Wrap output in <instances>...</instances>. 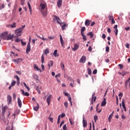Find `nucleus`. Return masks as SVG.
<instances>
[{"instance_id": "obj_24", "label": "nucleus", "mask_w": 130, "mask_h": 130, "mask_svg": "<svg viewBox=\"0 0 130 130\" xmlns=\"http://www.w3.org/2000/svg\"><path fill=\"white\" fill-rule=\"evenodd\" d=\"M8 26L9 27H11V28H16V23H13V24H9L8 25Z\"/></svg>"}, {"instance_id": "obj_28", "label": "nucleus", "mask_w": 130, "mask_h": 130, "mask_svg": "<svg viewBox=\"0 0 130 130\" xmlns=\"http://www.w3.org/2000/svg\"><path fill=\"white\" fill-rule=\"evenodd\" d=\"M68 25L67 23H64V24L63 25L61 26V29L62 30H65L66 29V27H68Z\"/></svg>"}, {"instance_id": "obj_38", "label": "nucleus", "mask_w": 130, "mask_h": 130, "mask_svg": "<svg viewBox=\"0 0 130 130\" xmlns=\"http://www.w3.org/2000/svg\"><path fill=\"white\" fill-rule=\"evenodd\" d=\"M34 78L35 79H36V80L39 81V77L37 75H36V74L34 75Z\"/></svg>"}, {"instance_id": "obj_12", "label": "nucleus", "mask_w": 130, "mask_h": 130, "mask_svg": "<svg viewBox=\"0 0 130 130\" xmlns=\"http://www.w3.org/2000/svg\"><path fill=\"white\" fill-rule=\"evenodd\" d=\"M59 36H60V42L61 45L62 47H64V42L63 40L62 36L61 35H60Z\"/></svg>"}, {"instance_id": "obj_58", "label": "nucleus", "mask_w": 130, "mask_h": 130, "mask_svg": "<svg viewBox=\"0 0 130 130\" xmlns=\"http://www.w3.org/2000/svg\"><path fill=\"white\" fill-rule=\"evenodd\" d=\"M97 72H98L97 70H96V69H95V70L93 71V75L96 74H97Z\"/></svg>"}, {"instance_id": "obj_34", "label": "nucleus", "mask_w": 130, "mask_h": 130, "mask_svg": "<svg viewBox=\"0 0 130 130\" xmlns=\"http://www.w3.org/2000/svg\"><path fill=\"white\" fill-rule=\"evenodd\" d=\"M86 30V28L85 27H82L81 28V35H83L84 34V32Z\"/></svg>"}, {"instance_id": "obj_49", "label": "nucleus", "mask_w": 130, "mask_h": 130, "mask_svg": "<svg viewBox=\"0 0 130 130\" xmlns=\"http://www.w3.org/2000/svg\"><path fill=\"white\" fill-rule=\"evenodd\" d=\"M69 121H70V123L72 125H73L74 124V122H73V120L71 119V118H69Z\"/></svg>"}, {"instance_id": "obj_45", "label": "nucleus", "mask_w": 130, "mask_h": 130, "mask_svg": "<svg viewBox=\"0 0 130 130\" xmlns=\"http://www.w3.org/2000/svg\"><path fill=\"white\" fill-rule=\"evenodd\" d=\"M109 19L110 20V21H112V20H113V19H114V17L113 16H110L109 15L108 16Z\"/></svg>"}, {"instance_id": "obj_4", "label": "nucleus", "mask_w": 130, "mask_h": 130, "mask_svg": "<svg viewBox=\"0 0 130 130\" xmlns=\"http://www.w3.org/2000/svg\"><path fill=\"white\" fill-rule=\"evenodd\" d=\"M22 31L21 30V29H20L19 28L16 29L15 31V34L16 35V38H18L21 36Z\"/></svg>"}, {"instance_id": "obj_62", "label": "nucleus", "mask_w": 130, "mask_h": 130, "mask_svg": "<svg viewBox=\"0 0 130 130\" xmlns=\"http://www.w3.org/2000/svg\"><path fill=\"white\" fill-rule=\"evenodd\" d=\"M21 6H23V5H24V0H21Z\"/></svg>"}, {"instance_id": "obj_61", "label": "nucleus", "mask_w": 130, "mask_h": 130, "mask_svg": "<svg viewBox=\"0 0 130 130\" xmlns=\"http://www.w3.org/2000/svg\"><path fill=\"white\" fill-rule=\"evenodd\" d=\"M111 23H112V24H115V21L114 20V18L111 20Z\"/></svg>"}, {"instance_id": "obj_41", "label": "nucleus", "mask_w": 130, "mask_h": 130, "mask_svg": "<svg viewBox=\"0 0 130 130\" xmlns=\"http://www.w3.org/2000/svg\"><path fill=\"white\" fill-rule=\"evenodd\" d=\"M23 84L24 85V86L26 87V89H27L28 91H29V87L26 84V83L25 82L23 83Z\"/></svg>"}, {"instance_id": "obj_39", "label": "nucleus", "mask_w": 130, "mask_h": 130, "mask_svg": "<svg viewBox=\"0 0 130 130\" xmlns=\"http://www.w3.org/2000/svg\"><path fill=\"white\" fill-rule=\"evenodd\" d=\"M16 81L13 80V81H12V82L11 83V86H12V87L14 86L16 84Z\"/></svg>"}, {"instance_id": "obj_26", "label": "nucleus", "mask_w": 130, "mask_h": 130, "mask_svg": "<svg viewBox=\"0 0 130 130\" xmlns=\"http://www.w3.org/2000/svg\"><path fill=\"white\" fill-rule=\"evenodd\" d=\"M30 15H32V9L29 2L27 3Z\"/></svg>"}, {"instance_id": "obj_31", "label": "nucleus", "mask_w": 130, "mask_h": 130, "mask_svg": "<svg viewBox=\"0 0 130 130\" xmlns=\"http://www.w3.org/2000/svg\"><path fill=\"white\" fill-rule=\"evenodd\" d=\"M37 37L38 38H40V39H41V40H42L43 41H48V39H46V38H44V37H41L40 36H38L37 35Z\"/></svg>"}, {"instance_id": "obj_21", "label": "nucleus", "mask_w": 130, "mask_h": 130, "mask_svg": "<svg viewBox=\"0 0 130 130\" xmlns=\"http://www.w3.org/2000/svg\"><path fill=\"white\" fill-rule=\"evenodd\" d=\"M114 114V111L109 115L108 117V121L109 122H111V120L112 119Z\"/></svg>"}, {"instance_id": "obj_60", "label": "nucleus", "mask_w": 130, "mask_h": 130, "mask_svg": "<svg viewBox=\"0 0 130 130\" xmlns=\"http://www.w3.org/2000/svg\"><path fill=\"white\" fill-rule=\"evenodd\" d=\"M64 106L66 107V108H67L68 107V102H66L64 103Z\"/></svg>"}, {"instance_id": "obj_50", "label": "nucleus", "mask_w": 130, "mask_h": 130, "mask_svg": "<svg viewBox=\"0 0 130 130\" xmlns=\"http://www.w3.org/2000/svg\"><path fill=\"white\" fill-rule=\"evenodd\" d=\"M60 115H59L58 117V119H57V124H58L60 123Z\"/></svg>"}, {"instance_id": "obj_25", "label": "nucleus", "mask_w": 130, "mask_h": 130, "mask_svg": "<svg viewBox=\"0 0 130 130\" xmlns=\"http://www.w3.org/2000/svg\"><path fill=\"white\" fill-rule=\"evenodd\" d=\"M90 24V21L88 19L86 20L85 25V26H89Z\"/></svg>"}, {"instance_id": "obj_18", "label": "nucleus", "mask_w": 130, "mask_h": 130, "mask_svg": "<svg viewBox=\"0 0 130 130\" xmlns=\"http://www.w3.org/2000/svg\"><path fill=\"white\" fill-rule=\"evenodd\" d=\"M19 110H15V112H14V113L12 114V116H15L16 115H17L19 114Z\"/></svg>"}, {"instance_id": "obj_42", "label": "nucleus", "mask_w": 130, "mask_h": 130, "mask_svg": "<svg viewBox=\"0 0 130 130\" xmlns=\"http://www.w3.org/2000/svg\"><path fill=\"white\" fill-rule=\"evenodd\" d=\"M68 80H70V81L73 82V83H74V80L72 78H71L70 77H68Z\"/></svg>"}, {"instance_id": "obj_19", "label": "nucleus", "mask_w": 130, "mask_h": 130, "mask_svg": "<svg viewBox=\"0 0 130 130\" xmlns=\"http://www.w3.org/2000/svg\"><path fill=\"white\" fill-rule=\"evenodd\" d=\"M17 102H18V105L19 107L20 108H21V106H22V102H21V100L19 98H18V101H17Z\"/></svg>"}, {"instance_id": "obj_48", "label": "nucleus", "mask_w": 130, "mask_h": 130, "mask_svg": "<svg viewBox=\"0 0 130 130\" xmlns=\"http://www.w3.org/2000/svg\"><path fill=\"white\" fill-rule=\"evenodd\" d=\"M106 52L108 53L110 51V47L109 46L106 47Z\"/></svg>"}, {"instance_id": "obj_44", "label": "nucleus", "mask_w": 130, "mask_h": 130, "mask_svg": "<svg viewBox=\"0 0 130 130\" xmlns=\"http://www.w3.org/2000/svg\"><path fill=\"white\" fill-rule=\"evenodd\" d=\"M88 75H91V70L89 68H88L87 69Z\"/></svg>"}, {"instance_id": "obj_57", "label": "nucleus", "mask_w": 130, "mask_h": 130, "mask_svg": "<svg viewBox=\"0 0 130 130\" xmlns=\"http://www.w3.org/2000/svg\"><path fill=\"white\" fill-rule=\"evenodd\" d=\"M6 130H13V127H12L11 129H10V126H7L6 128Z\"/></svg>"}, {"instance_id": "obj_20", "label": "nucleus", "mask_w": 130, "mask_h": 130, "mask_svg": "<svg viewBox=\"0 0 130 130\" xmlns=\"http://www.w3.org/2000/svg\"><path fill=\"white\" fill-rule=\"evenodd\" d=\"M13 61L15 62H16L17 63H18L21 61H22V59L21 58L15 59H13Z\"/></svg>"}, {"instance_id": "obj_33", "label": "nucleus", "mask_w": 130, "mask_h": 130, "mask_svg": "<svg viewBox=\"0 0 130 130\" xmlns=\"http://www.w3.org/2000/svg\"><path fill=\"white\" fill-rule=\"evenodd\" d=\"M53 65V61L52 60H50L49 62L48 67L49 69H50V66L52 67Z\"/></svg>"}, {"instance_id": "obj_23", "label": "nucleus", "mask_w": 130, "mask_h": 130, "mask_svg": "<svg viewBox=\"0 0 130 130\" xmlns=\"http://www.w3.org/2000/svg\"><path fill=\"white\" fill-rule=\"evenodd\" d=\"M122 105L123 108L124 109V111L126 112V108L125 105V102H124V100H123V101H122Z\"/></svg>"}, {"instance_id": "obj_32", "label": "nucleus", "mask_w": 130, "mask_h": 130, "mask_svg": "<svg viewBox=\"0 0 130 130\" xmlns=\"http://www.w3.org/2000/svg\"><path fill=\"white\" fill-rule=\"evenodd\" d=\"M39 109V104H37V106L34 107V109L35 111H38Z\"/></svg>"}, {"instance_id": "obj_8", "label": "nucleus", "mask_w": 130, "mask_h": 130, "mask_svg": "<svg viewBox=\"0 0 130 130\" xmlns=\"http://www.w3.org/2000/svg\"><path fill=\"white\" fill-rule=\"evenodd\" d=\"M30 50H31L30 45L29 42H28L27 45L26 49V54H28Z\"/></svg>"}, {"instance_id": "obj_10", "label": "nucleus", "mask_w": 130, "mask_h": 130, "mask_svg": "<svg viewBox=\"0 0 130 130\" xmlns=\"http://www.w3.org/2000/svg\"><path fill=\"white\" fill-rule=\"evenodd\" d=\"M117 28H118V25H115L114 26V29H115V30L114 31L115 33V36H117L118 32V29H117Z\"/></svg>"}, {"instance_id": "obj_14", "label": "nucleus", "mask_w": 130, "mask_h": 130, "mask_svg": "<svg viewBox=\"0 0 130 130\" xmlns=\"http://www.w3.org/2000/svg\"><path fill=\"white\" fill-rule=\"evenodd\" d=\"M14 78H16L17 79V85L18 86L20 84V79L19 78V77L17 75L14 76Z\"/></svg>"}, {"instance_id": "obj_6", "label": "nucleus", "mask_w": 130, "mask_h": 130, "mask_svg": "<svg viewBox=\"0 0 130 130\" xmlns=\"http://www.w3.org/2000/svg\"><path fill=\"white\" fill-rule=\"evenodd\" d=\"M86 60V57L85 56L83 55L80 58L79 62L80 63H84Z\"/></svg>"}, {"instance_id": "obj_27", "label": "nucleus", "mask_w": 130, "mask_h": 130, "mask_svg": "<svg viewBox=\"0 0 130 130\" xmlns=\"http://www.w3.org/2000/svg\"><path fill=\"white\" fill-rule=\"evenodd\" d=\"M94 99V102H95L96 101V96H94V93L92 94V100H91V104H93V100Z\"/></svg>"}, {"instance_id": "obj_51", "label": "nucleus", "mask_w": 130, "mask_h": 130, "mask_svg": "<svg viewBox=\"0 0 130 130\" xmlns=\"http://www.w3.org/2000/svg\"><path fill=\"white\" fill-rule=\"evenodd\" d=\"M94 121H95V122H96V121H97V120H98V116L95 115V116H94Z\"/></svg>"}, {"instance_id": "obj_40", "label": "nucleus", "mask_w": 130, "mask_h": 130, "mask_svg": "<svg viewBox=\"0 0 130 130\" xmlns=\"http://www.w3.org/2000/svg\"><path fill=\"white\" fill-rule=\"evenodd\" d=\"M41 61H42V64H43L44 62V56L43 54H42V55L41 56Z\"/></svg>"}, {"instance_id": "obj_13", "label": "nucleus", "mask_w": 130, "mask_h": 130, "mask_svg": "<svg viewBox=\"0 0 130 130\" xmlns=\"http://www.w3.org/2000/svg\"><path fill=\"white\" fill-rule=\"evenodd\" d=\"M83 125L84 128L86 127L87 125V122L86 120L84 119V117L83 118Z\"/></svg>"}, {"instance_id": "obj_53", "label": "nucleus", "mask_w": 130, "mask_h": 130, "mask_svg": "<svg viewBox=\"0 0 130 130\" xmlns=\"http://www.w3.org/2000/svg\"><path fill=\"white\" fill-rule=\"evenodd\" d=\"M23 95L28 96L29 95V94L28 92H25Z\"/></svg>"}, {"instance_id": "obj_56", "label": "nucleus", "mask_w": 130, "mask_h": 130, "mask_svg": "<svg viewBox=\"0 0 130 130\" xmlns=\"http://www.w3.org/2000/svg\"><path fill=\"white\" fill-rule=\"evenodd\" d=\"M63 94H64L66 96H68V98H69V96H70V95H69L67 92H63Z\"/></svg>"}, {"instance_id": "obj_64", "label": "nucleus", "mask_w": 130, "mask_h": 130, "mask_svg": "<svg viewBox=\"0 0 130 130\" xmlns=\"http://www.w3.org/2000/svg\"><path fill=\"white\" fill-rule=\"evenodd\" d=\"M49 120L51 122H53V118H52V117H50V116L49 117Z\"/></svg>"}, {"instance_id": "obj_55", "label": "nucleus", "mask_w": 130, "mask_h": 130, "mask_svg": "<svg viewBox=\"0 0 130 130\" xmlns=\"http://www.w3.org/2000/svg\"><path fill=\"white\" fill-rule=\"evenodd\" d=\"M21 44L23 46H25L26 45V42H23L22 40H21Z\"/></svg>"}, {"instance_id": "obj_22", "label": "nucleus", "mask_w": 130, "mask_h": 130, "mask_svg": "<svg viewBox=\"0 0 130 130\" xmlns=\"http://www.w3.org/2000/svg\"><path fill=\"white\" fill-rule=\"evenodd\" d=\"M53 55L55 56V57H58L59 56V54L57 53V50H55L53 52Z\"/></svg>"}, {"instance_id": "obj_2", "label": "nucleus", "mask_w": 130, "mask_h": 130, "mask_svg": "<svg viewBox=\"0 0 130 130\" xmlns=\"http://www.w3.org/2000/svg\"><path fill=\"white\" fill-rule=\"evenodd\" d=\"M8 34V32L7 31H5L2 34H0V39L7 40Z\"/></svg>"}, {"instance_id": "obj_15", "label": "nucleus", "mask_w": 130, "mask_h": 130, "mask_svg": "<svg viewBox=\"0 0 130 130\" xmlns=\"http://www.w3.org/2000/svg\"><path fill=\"white\" fill-rule=\"evenodd\" d=\"M79 48V45L77 44H75L74 47L72 48L73 51H76Z\"/></svg>"}, {"instance_id": "obj_5", "label": "nucleus", "mask_w": 130, "mask_h": 130, "mask_svg": "<svg viewBox=\"0 0 130 130\" xmlns=\"http://www.w3.org/2000/svg\"><path fill=\"white\" fill-rule=\"evenodd\" d=\"M13 37H14V34H9V35H7L6 40L7 41L12 40L13 39Z\"/></svg>"}, {"instance_id": "obj_47", "label": "nucleus", "mask_w": 130, "mask_h": 130, "mask_svg": "<svg viewBox=\"0 0 130 130\" xmlns=\"http://www.w3.org/2000/svg\"><path fill=\"white\" fill-rule=\"evenodd\" d=\"M48 39L50 40H54L55 39V37L54 36H50V37H48Z\"/></svg>"}, {"instance_id": "obj_63", "label": "nucleus", "mask_w": 130, "mask_h": 130, "mask_svg": "<svg viewBox=\"0 0 130 130\" xmlns=\"http://www.w3.org/2000/svg\"><path fill=\"white\" fill-rule=\"evenodd\" d=\"M20 41H21V40L18 39V38H16V39L15 40V42L16 43H19Z\"/></svg>"}, {"instance_id": "obj_16", "label": "nucleus", "mask_w": 130, "mask_h": 130, "mask_svg": "<svg viewBox=\"0 0 130 130\" xmlns=\"http://www.w3.org/2000/svg\"><path fill=\"white\" fill-rule=\"evenodd\" d=\"M106 104H107L106 99V98H104V101H103V102H102L101 106L104 107L106 105Z\"/></svg>"}, {"instance_id": "obj_3", "label": "nucleus", "mask_w": 130, "mask_h": 130, "mask_svg": "<svg viewBox=\"0 0 130 130\" xmlns=\"http://www.w3.org/2000/svg\"><path fill=\"white\" fill-rule=\"evenodd\" d=\"M53 17H54V18H53L54 21H56L58 24H59L60 26H62V24H63V23L61 22L60 19L58 17H57L56 15H54Z\"/></svg>"}, {"instance_id": "obj_17", "label": "nucleus", "mask_w": 130, "mask_h": 130, "mask_svg": "<svg viewBox=\"0 0 130 130\" xmlns=\"http://www.w3.org/2000/svg\"><path fill=\"white\" fill-rule=\"evenodd\" d=\"M62 0H58L57 3L58 8H60L62 5Z\"/></svg>"}, {"instance_id": "obj_59", "label": "nucleus", "mask_w": 130, "mask_h": 130, "mask_svg": "<svg viewBox=\"0 0 130 130\" xmlns=\"http://www.w3.org/2000/svg\"><path fill=\"white\" fill-rule=\"evenodd\" d=\"M129 46H130V44H128V43L126 44L125 47H126V48L129 49Z\"/></svg>"}, {"instance_id": "obj_46", "label": "nucleus", "mask_w": 130, "mask_h": 130, "mask_svg": "<svg viewBox=\"0 0 130 130\" xmlns=\"http://www.w3.org/2000/svg\"><path fill=\"white\" fill-rule=\"evenodd\" d=\"M61 69L62 70H64V65L63 64V62H61Z\"/></svg>"}, {"instance_id": "obj_54", "label": "nucleus", "mask_w": 130, "mask_h": 130, "mask_svg": "<svg viewBox=\"0 0 130 130\" xmlns=\"http://www.w3.org/2000/svg\"><path fill=\"white\" fill-rule=\"evenodd\" d=\"M69 101L71 103V106H72V99H71V95H70L69 97Z\"/></svg>"}, {"instance_id": "obj_30", "label": "nucleus", "mask_w": 130, "mask_h": 130, "mask_svg": "<svg viewBox=\"0 0 130 130\" xmlns=\"http://www.w3.org/2000/svg\"><path fill=\"white\" fill-rule=\"evenodd\" d=\"M34 69H37L38 71H40L41 72V70L38 67L37 64H34Z\"/></svg>"}, {"instance_id": "obj_9", "label": "nucleus", "mask_w": 130, "mask_h": 130, "mask_svg": "<svg viewBox=\"0 0 130 130\" xmlns=\"http://www.w3.org/2000/svg\"><path fill=\"white\" fill-rule=\"evenodd\" d=\"M12 99V96L10 95H7V102L8 105H10L11 103Z\"/></svg>"}, {"instance_id": "obj_35", "label": "nucleus", "mask_w": 130, "mask_h": 130, "mask_svg": "<svg viewBox=\"0 0 130 130\" xmlns=\"http://www.w3.org/2000/svg\"><path fill=\"white\" fill-rule=\"evenodd\" d=\"M99 107V104H97V105H96V111H97L98 113H100L102 111V110L100 109V110L98 111Z\"/></svg>"}, {"instance_id": "obj_43", "label": "nucleus", "mask_w": 130, "mask_h": 130, "mask_svg": "<svg viewBox=\"0 0 130 130\" xmlns=\"http://www.w3.org/2000/svg\"><path fill=\"white\" fill-rule=\"evenodd\" d=\"M81 35L83 38V40L84 41H86L87 40L86 36L85 35H84V34H82Z\"/></svg>"}, {"instance_id": "obj_1", "label": "nucleus", "mask_w": 130, "mask_h": 130, "mask_svg": "<svg viewBox=\"0 0 130 130\" xmlns=\"http://www.w3.org/2000/svg\"><path fill=\"white\" fill-rule=\"evenodd\" d=\"M41 8V12L44 17H46L47 14V4L45 3H41L40 5Z\"/></svg>"}, {"instance_id": "obj_37", "label": "nucleus", "mask_w": 130, "mask_h": 130, "mask_svg": "<svg viewBox=\"0 0 130 130\" xmlns=\"http://www.w3.org/2000/svg\"><path fill=\"white\" fill-rule=\"evenodd\" d=\"M49 51L48 49H46L44 50V53H45V55H47L48 54H49Z\"/></svg>"}, {"instance_id": "obj_7", "label": "nucleus", "mask_w": 130, "mask_h": 130, "mask_svg": "<svg viewBox=\"0 0 130 130\" xmlns=\"http://www.w3.org/2000/svg\"><path fill=\"white\" fill-rule=\"evenodd\" d=\"M52 96V94H50L47 98V103L48 104V106H49L50 104Z\"/></svg>"}, {"instance_id": "obj_11", "label": "nucleus", "mask_w": 130, "mask_h": 130, "mask_svg": "<svg viewBox=\"0 0 130 130\" xmlns=\"http://www.w3.org/2000/svg\"><path fill=\"white\" fill-rule=\"evenodd\" d=\"M128 86L130 87V78L125 82V87L126 89Z\"/></svg>"}, {"instance_id": "obj_52", "label": "nucleus", "mask_w": 130, "mask_h": 130, "mask_svg": "<svg viewBox=\"0 0 130 130\" xmlns=\"http://www.w3.org/2000/svg\"><path fill=\"white\" fill-rule=\"evenodd\" d=\"M63 130H67V127L66 124H65L63 126Z\"/></svg>"}, {"instance_id": "obj_29", "label": "nucleus", "mask_w": 130, "mask_h": 130, "mask_svg": "<svg viewBox=\"0 0 130 130\" xmlns=\"http://www.w3.org/2000/svg\"><path fill=\"white\" fill-rule=\"evenodd\" d=\"M87 36H90V38H93L94 35L92 34V32H89L87 34Z\"/></svg>"}, {"instance_id": "obj_36", "label": "nucleus", "mask_w": 130, "mask_h": 130, "mask_svg": "<svg viewBox=\"0 0 130 130\" xmlns=\"http://www.w3.org/2000/svg\"><path fill=\"white\" fill-rule=\"evenodd\" d=\"M36 90L38 92V93H39V94H41V90H40V89H39V88L38 86H36Z\"/></svg>"}]
</instances>
